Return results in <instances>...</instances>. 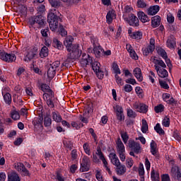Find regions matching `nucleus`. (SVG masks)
I'll return each mask as SVG.
<instances>
[{
	"instance_id": "1",
	"label": "nucleus",
	"mask_w": 181,
	"mask_h": 181,
	"mask_svg": "<svg viewBox=\"0 0 181 181\" xmlns=\"http://www.w3.org/2000/svg\"><path fill=\"white\" fill-rule=\"evenodd\" d=\"M74 38L71 35H69L64 41V45L66 47L68 54V59L74 60L78 59L81 56V50H80V45L75 44L73 45Z\"/></svg>"
},
{
	"instance_id": "2",
	"label": "nucleus",
	"mask_w": 181,
	"mask_h": 181,
	"mask_svg": "<svg viewBox=\"0 0 181 181\" xmlns=\"http://www.w3.org/2000/svg\"><path fill=\"white\" fill-rule=\"evenodd\" d=\"M150 61L154 64L155 70L158 76L161 78L168 77V73L166 70V64L162 59H156V57H151Z\"/></svg>"
},
{
	"instance_id": "3",
	"label": "nucleus",
	"mask_w": 181,
	"mask_h": 181,
	"mask_svg": "<svg viewBox=\"0 0 181 181\" xmlns=\"http://www.w3.org/2000/svg\"><path fill=\"white\" fill-rule=\"evenodd\" d=\"M47 22L49 25V28L52 32L57 30V28H59V17L57 15H55L53 12L49 13Z\"/></svg>"
},
{
	"instance_id": "4",
	"label": "nucleus",
	"mask_w": 181,
	"mask_h": 181,
	"mask_svg": "<svg viewBox=\"0 0 181 181\" xmlns=\"http://www.w3.org/2000/svg\"><path fill=\"white\" fill-rule=\"evenodd\" d=\"M0 59L3 62H6L7 63H12L16 60V55L15 54H8L4 50L0 49Z\"/></svg>"
},
{
	"instance_id": "5",
	"label": "nucleus",
	"mask_w": 181,
	"mask_h": 181,
	"mask_svg": "<svg viewBox=\"0 0 181 181\" xmlns=\"http://www.w3.org/2000/svg\"><path fill=\"white\" fill-rule=\"evenodd\" d=\"M35 57H37V48H30L27 50L24 57V62H29L30 60H33Z\"/></svg>"
},
{
	"instance_id": "6",
	"label": "nucleus",
	"mask_w": 181,
	"mask_h": 181,
	"mask_svg": "<svg viewBox=\"0 0 181 181\" xmlns=\"http://www.w3.org/2000/svg\"><path fill=\"white\" fill-rule=\"evenodd\" d=\"M59 66L60 62L59 61H56L49 66L47 71V76L49 78H53V77L56 76V70H57V68Z\"/></svg>"
},
{
	"instance_id": "7",
	"label": "nucleus",
	"mask_w": 181,
	"mask_h": 181,
	"mask_svg": "<svg viewBox=\"0 0 181 181\" xmlns=\"http://www.w3.org/2000/svg\"><path fill=\"white\" fill-rule=\"evenodd\" d=\"M96 153H97L98 156L99 157V159H100V160H102L105 170H107V173H109V175H112V173L111 172V169L108 166V162L107 161V159H105V157L104 156L103 151H101V149H98Z\"/></svg>"
},
{
	"instance_id": "8",
	"label": "nucleus",
	"mask_w": 181,
	"mask_h": 181,
	"mask_svg": "<svg viewBox=\"0 0 181 181\" xmlns=\"http://www.w3.org/2000/svg\"><path fill=\"white\" fill-rule=\"evenodd\" d=\"M142 50L144 56H149L155 50V39L151 38L149 45L146 47L143 48Z\"/></svg>"
},
{
	"instance_id": "9",
	"label": "nucleus",
	"mask_w": 181,
	"mask_h": 181,
	"mask_svg": "<svg viewBox=\"0 0 181 181\" xmlns=\"http://www.w3.org/2000/svg\"><path fill=\"white\" fill-rule=\"evenodd\" d=\"M134 110H136L137 112H141L142 114H146L148 112V105L141 103L139 102H135L133 104Z\"/></svg>"
},
{
	"instance_id": "10",
	"label": "nucleus",
	"mask_w": 181,
	"mask_h": 181,
	"mask_svg": "<svg viewBox=\"0 0 181 181\" xmlns=\"http://www.w3.org/2000/svg\"><path fill=\"white\" fill-rule=\"evenodd\" d=\"M30 25L37 24L39 28H42L45 25V21L42 18V16H34L29 20Z\"/></svg>"
},
{
	"instance_id": "11",
	"label": "nucleus",
	"mask_w": 181,
	"mask_h": 181,
	"mask_svg": "<svg viewBox=\"0 0 181 181\" xmlns=\"http://www.w3.org/2000/svg\"><path fill=\"white\" fill-rule=\"evenodd\" d=\"M129 148L134 153H139L141 152V144L134 140H130L128 144Z\"/></svg>"
},
{
	"instance_id": "12",
	"label": "nucleus",
	"mask_w": 181,
	"mask_h": 181,
	"mask_svg": "<svg viewBox=\"0 0 181 181\" xmlns=\"http://www.w3.org/2000/svg\"><path fill=\"white\" fill-rule=\"evenodd\" d=\"M82 67H86L88 64H93V58L88 54H83V58L81 59Z\"/></svg>"
},
{
	"instance_id": "13",
	"label": "nucleus",
	"mask_w": 181,
	"mask_h": 181,
	"mask_svg": "<svg viewBox=\"0 0 181 181\" xmlns=\"http://www.w3.org/2000/svg\"><path fill=\"white\" fill-rule=\"evenodd\" d=\"M53 93L52 95H49V93H44L43 98L45 101L47 103V105L49 107V108H54V103H53Z\"/></svg>"
},
{
	"instance_id": "14",
	"label": "nucleus",
	"mask_w": 181,
	"mask_h": 181,
	"mask_svg": "<svg viewBox=\"0 0 181 181\" xmlns=\"http://www.w3.org/2000/svg\"><path fill=\"white\" fill-rule=\"evenodd\" d=\"M16 169L18 172L23 173L24 176H29V170L25 168V165L22 163H18L16 165Z\"/></svg>"
},
{
	"instance_id": "15",
	"label": "nucleus",
	"mask_w": 181,
	"mask_h": 181,
	"mask_svg": "<svg viewBox=\"0 0 181 181\" xmlns=\"http://www.w3.org/2000/svg\"><path fill=\"white\" fill-rule=\"evenodd\" d=\"M109 159H110V162L114 165V166H118L119 165H121L119 158H118V156H117L115 153H110L109 154Z\"/></svg>"
},
{
	"instance_id": "16",
	"label": "nucleus",
	"mask_w": 181,
	"mask_h": 181,
	"mask_svg": "<svg viewBox=\"0 0 181 181\" xmlns=\"http://www.w3.org/2000/svg\"><path fill=\"white\" fill-rule=\"evenodd\" d=\"M163 100L165 103H167V104H170V105L176 104V100H175L173 97H170L169 93H163Z\"/></svg>"
},
{
	"instance_id": "17",
	"label": "nucleus",
	"mask_w": 181,
	"mask_h": 181,
	"mask_svg": "<svg viewBox=\"0 0 181 181\" xmlns=\"http://www.w3.org/2000/svg\"><path fill=\"white\" fill-rule=\"evenodd\" d=\"M158 144L155 141L151 140L150 143V152L151 155H153V156H156L158 155Z\"/></svg>"
},
{
	"instance_id": "18",
	"label": "nucleus",
	"mask_w": 181,
	"mask_h": 181,
	"mask_svg": "<svg viewBox=\"0 0 181 181\" xmlns=\"http://www.w3.org/2000/svg\"><path fill=\"white\" fill-rule=\"evenodd\" d=\"M129 24L130 26H139V20L138 19V17L134 14H131L129 18Z\"/></svg>"
},
{
	"instance_id": "19",
	"label": "nucleus",
	"mask_w": 181,
	"mask_h": 181,
	"mask_svg": "<svg viewBox=\"0 0 181 181\" xmlns=\"http://www.w3.org/2000/svg\"><path fill=\"white\" fill-rule=\"evenodd\" d=\"M176 38H175V36L170 35L166 42L167 47H169V49H175V47L176 46Z\"/></svg>"
},
{
	"instance_id": "20",
	"label": "nucleus",
	"mask_w": 181,
	"mask_h": 181,
	"mask_svg": "<svg viewBox=\"0 0 181 181\" xmlns=\"http://www.w3.org/2000/svg\"><path fill=\"white\" fill-rule=\"evenodd\" d=\"M157 53L162 58L165 60V62L168 64V66H169V63H170V59H168V54H166V51L162 48H158L157 49Z\"/></svg>"
},
{
	"instance_id": "21",
	"label": "nucleus",
	"mask_w": 181,
	"mask_h": 181,
	"mask_svg": "<svg viewBox=\"0 0 181 181\" xmlns=\"http://www.w3.org/2000/svg\"><path fill=\"white\" fill-rule=\"evenodd\" d=\"M127 173V167L125 165H119L116 166V173L119 176H122V175H125Z\"/></svg>"
},
{
	"instance_id": "22",
	"label": "nucleus",
	"mask_w": 181,
	"mask_h": 181,
	"mask_svg": "<svg viewBox=\"0 0 181 181\" xmlns=\"http://www.w3.org/2000/svg\"><path fill=\"white\" fill-rule=\"evenodd\" d=\"M133 73L136 78L138 80V81H144V76H142V71L141 70L140 68L139 67L135 68L133 71Z\"/></svg>"
},
{
	"instance_id": "23",
	"label": "nucleus",
	"mask_w": 181,
	"mask_h": 181,
	"mask_svg": "<svg viewBox=\"0 0 181 181\" xmlns=\"http://www.w3.org/2000/svg\"><path fill=\"white\" fill-rule=\"evenodd\" d=\"M116 144L117 153H119L121 152H125V146H124V143H122V141H121L120 138L117 139Z\"/></svg>"
},
{
	"instance_id": "24",
	"label": "nucleus",
	"mask_w": 181,
	"mask_h": 181,
	"mask_svg": "<svg viewBox=\"0 0 181 181\" xmlns=\"http://www.w3.org/2000/svg\"><path fill=\"white\" fill-rule=\"evenodd\" d=\"M160 9V8L158 5L151 6L148 9V15L153 16V15H156L159 12Z\"/></svg>"
},
{
	"instance_id": "25",
	"label": "nucleus",
	"mask_w": 181,
	"mask_h": 181,
	"mask_svg": "<svg viewBox=\"0 0 181 181\" xmlns=\"http://www.w3.org/2000/svg\"><path fill=\"white\" fill-rule=\"evenodd\" d=\"M171 173L175 177H177V180H180L181 172L180 169H179V167H173L171 169Z\"/></svg>"
},
{
	"instance_id": "26",
	"label": "nucleus",
	"mask_w": 181,
	"mask_h": 181,
	"mask_svg": "<svg viewBox=\"0 0 181 181\" xmlns=\"http://www.w3.org/2000/svg\"><path fill=\"white\" fill-rule=\"evenodd\" d=\"M93 53L96 57L100 58L101 57V56H103V54L104 53V49H103V47H101V46H94Z\"/></svg>"
},
{
	"instance_id": "27",
	"label": "nucleus",
	"mask_w": 181,
	"mask_h": 181,
	"mask_svg": "<svg viewBox=\"0 0 181 181\" xmlns=\"http://www.w3.org/2000/svg\"><path fill=\"white\" fill-rule=\"evenodd\" d=\"M137 16L139 21H141V22H142L143 23H146V22H149V18H148V16L145 14L144 11H139L137 13Z\"/></svg>"
},
{
	"instance_id": "28",
	"label": "nucleus",
	"mask_w": 181,
	"mask_h": 181,
	"mask_svg": "<svg viewBox=\"0 0 181 181\" xmlns=\"http://www.w3.org/2000/svg\"><path fill=\"white\" fill-rule=\"evenodd\" d=\"M41 90L45 93V94H48V95H52L53 94V90H52V89H50V86L46 83L41 85Z\"/></svg>"
},
{
	"instance_id": "29",
	"label": "nucleus",
	"mask_w": 181,
	"mask_h": 181,
	"mask_svg": "<svg viewBox=\"0 0 181 181\" xmlns=\"http://www.w3.org/2000/svg\"><path fill=\"white\" fill-rule=\"evenodd\" d=\"M160 25V16H155L151 18V25L153 28H158Z\"/></svg>"
},
{
	"instance_id": "30",
	"label": "nucleus",
	"mask_w": 181,
	"mask_h": 181,
	"mask_svg": "<svg viewBox=\"0 0 181 181\" xmlns=\"http://www.w3.org/2000/svg\"><path fill=\"white\" fill-rule=\"evenodd\" d=\"M8 181H21V178L19 177V175L16 173L11 172L8 175Z\"/></svg>"
},
{
	"instance_id": "31",
	"label": "nucleus",
	"mask_w": 181,
	"mask_h": 181,
	"mask_svg": "<svg viewBox=\"0 0 181 181\" xmlns=\"http://www.w3.org/2000/svg\"><path fill=\"white\" fill-rule=\"evenodd\" d=\"M107 23H112V20L115 19V11L114 10L108 11L106 16Z\"/></svg>"
},
{
	"instance_id": "32",
	"label": "nucleus",
	"mask_w": 181,
	"mask_h": 181,
	"mask_svg": "<svg viewBox=\"0 0 181 181\" xmlns=\"http://www.w3.org/2000/svg\"><path fill=\"white\" fill-rule=\"evenodd\" d=\"M47 56H49V48H47L46 46H44L42 47L40 52V57L43 59L45 57H47Z\"/></svg>"
},
{
	"instance_id": "33",
	"label": "nucleus",
	"mask_w": 181,
	"mask_h": 181,
	"mask_svg": "<svg viewBox=\"0 0 181 181\" xmlns=\"http://www.w3.org/2000/svg\"><path fill=\"white\" fill-rule=\"evenodd\" d=\"M148 130L149 126H148V122L145 119H143L141 122V132H143V134H146V132H148Z\"/></svg>"
},
{
	"instance_id": "34",
	"label": "nucleus",
	"mask_w": 181,
	"mask_h": 181,
	"mask_svg": "<svg viewBox=\"0 0 181 181\" xmlns=\"http://www.w3.org/2000/svg\"><path fill=\"white\" fill-rule=\"evenodd\" d=\"M52 118L55 122H62V115H60L59 112H52Z\"/></svg>"
},
{
	"instance_id": "35",
	"label": "nucleus",
	"mask_w": 181,
	"mask_h": 181,
	"mask_svg": "<svg viewBox=\"0 0 181 181\" xmlns=\"http://www.w3.org/2000/svg\"><path fill=\"white\" fill-rule=\"evenodd\" d=\"M52 46L58 49V50H62L63 49V44L59 40L54 38L52 42Z\"/></svg>"
},
{
	"instance_id": "36",
	"label": "nucleus",
	"mask_w": 181,
	"mask_h": 181,
	"mask_svg": "<svg viewBox=\"0 0 181 181\" xmlns=\"http://www.w3.org/2000/svg\"><path fill=\"white\" fill-rule=\"evenodd\" d=\"M34 126L36 128H42L43 127V117L36 118L33 121Z\"/></svg>"
},
{
	"instance_id": "37",
	"label": "nucleus",
	"mask_w": 181,
	"mask_h": 181,
	"mask_svg": "<svg viewBox=\"0 0 181 181\" xmlns=\"http://www.w3.org/2000/svg\"><path fill=\"white\" fill-rule=\"evenodd\" d=\"M143 33L141 31H134L132 34V39H135L136 40H141L142 39Z\"/></svg>"
},
{
	"instance_id": "38",
	"label": "nucleus",
	"mask_w": 181,
	"mask_h": 181,
	"mask_svg": "<svg viewBox=\"0 0 181 181\" xmlns=\"http://www.w3.org/2000/svg\"><path fill=\"white\" fill-rule=\"evenodd\" d=\"M98 78H99L100 80H103V78H104V74H106V76L108 74V71H107V70L105 69V71H101V69H99V71H96V72H95Z\"/></svg>"
},
{
	"instance_id": "39",
	"label": "nucleus",
	"mask_w": 181,
	"mask_h": 181,
	"mask_svg": "<svg viewBox=\"0 0 181 181\" xmlns=\"http://www.w3.org/2000/svg\"><path fill=\"white\" fill-rule=\"evenodd\" d=\"M121 138L124 142V144H127L128 143V140L129 139V136L128 135V133L125 131H122L120 132Z\"/></svg>"
},
{
	"instance_id": "40",
	"label": "nucleus",
	"mask_w": 181,
	"mask_h": 181,
	"mask_svg": "<svg viewBox=\"0 0 181 181\" xmlns=\"http://www.w3.org/2000/svg\"><path fill=\"white\" fill-rule=\"evenodd\" d=\"M112 69L115 75L121 74V69H119V66L117 62H113L112 64Z\"/></svg>"
},
{
	"instance_id": "41",
	"label": "nucleus",
	"mask_w": 181,
	"mask_h": 181,
	"mask_svg": "<svg viewBox=\"0 0 181 181\" xmlns=\"http://www.w3.org/2000/svg\"><path fill=\"white\" fill-rule=\"evenodd\" d=\"M163 127L165 128H169L170 127V118L168 116H165L162 121Z\"/></svg>"
},
{
	"instance_id": "42",
	"label": "nucleus",
	"mask_w": 181,
	"mask_h": 181,
	"mask_svg": "<svg viewBox=\"0 0 181 181\" xmlns=\"http://www.w3.org/2000/svg\"><path fill=\"white\" fill-rule=\"evenodd\" d=\"M154 130L159 135L165 134V131L162 129V127H160V124H159V123H157L156 125L154 127Z\"/></svg>"
},
{
	"instance_id": "43",
	"label": "nucleus",
	"mask_w": 181,
	"mask_h": 181,
	"mask_svg": "<svg viewBox=\"0 0 181 181\" xmlns=\"http://www.w3.org/2000/svg\"><path fill=\"white\" fill-rule=\"evenodd\" d=\"M3 98H4L6 104L11 105V104L12 103V95H11V93L3 95Z\"/></svg>"
},
{
	"instance_id": "44",
	"label": "nucleus",
	"mask_w": 181,
	"mask_h": 181,
	"mask_svg": "<svg viewBox=\"0 0 181 181\" xmlns=\"http://www.w3.org/2000/svg\"><path fill=\"white\" fill-rule=\"evenodd\" d=\"M154 111L156 114H159L160 112H163L165 111V105L162 104H159L157 106L154 107Z\"/></svg>"
},
{
	"instance_id": "45",
	"label": "nucleus",
	"mask_w": 181,
	"mask_h": 181,
	"mask_svg": "<svg viewBox=\"0 0 181 181\" xmlns=\"http://www.w3.org/2000/svg\"><path fill=\"white\" fill-rule=\"evenodd\" d=\"M101 170H95V177L98 181H104V177L103 176Z\"/></svg>"
},
{
	"instance_id": "46",
	"label": "nucleus",
	"mask_w": 181,
	"mask_h": 181,
	"mask_svg": "<svg viewBox=\"0 0 181 181\" xmlns=\"http://www.w3.org/2000/svg\"><path fill=\"white\" fill-rule=\"evenodd\" d=\"M151 180L159 181V173L158 172H156L155 170H153L151 171Z\"/></svg>"
},
{
	"instance_id": "47",
	"label": "nucleus",
	"mask_w": 181,
	"mask_h": 181,
	"mask_svg": "<svg viewBox=\"0 0 181 181\" xmlns=\"http://www.w3.org/2000/svg\"><path fill=\"white\" fill-rule=\"evenodd\" d=\"M127 117H129V118H136V112H134L132 109L127 108Z\"/></svg>"
},
{
	"instance_id": "48",
	"label": "nucleus",
	"mask_w": 181,
	"mask_h": 181,
	"mask_svg": "<svg viewBox=\"0 0 181 181\" xmlns=\"http://www.w3.org/2000/svg\"><path fill=\"white\" fill-rule=\"evenodd\" d=\"M44 125L45 127H50L52 125V118H50V116L47 115L44 118Z\"/></svg>"
},
{
	"instance_id": "49",
	"label": "nucleus",
	"mask_w": 181,
	"mask_h": 181,
	"mask_svg": "<svg viewBox=\"0 0 181 181\" xmlns=\"http://www.w3.org/2000/svg\"><path fill=\"white\" fill-rule=\"evenodd\" d=\"M11 118L13 119L15 121L21 118V115H19V112L16 110H12L11 112Z\"/></svg>"
},
{
	"instance_id": "50",
	"label": "nucleus",
	"mask_w": 181,
	"mask_h": 181,
	"mask_svg": "<svg viewBox=\"0 0 181 181\" xmlns=\"http://www.w3.org/2000/svg\"><path fill=\"white\" fill-rule=\"evenodd\" d=\"M83 151L85 153H86V155H91V150H90V145L88 144V143H85L83 144Z\"/></svg>"
},
{
	"instance_id": "51",
	"label": "nucleus",
	"mask_w": 181,
	"mask_h": 181,
	"mask_svg": "<svg viewBox=\"0 0 181 181\" xmlns=\"http://www.w3.org/2000/svg\"><path fill=\"white\" fill-rule=\"evenodd\" d=\"M148 6V4L145 2L144 0H138L137 1V7L141 8V9H144V8H146Z\"/></svg>"
},
{
	"instance_id": "52",
	"label": "nucleus",
	"mask_w": 181,
	"mask_h": 181,
	"mask_svg": "<svg viewBox=\"0 0 181 181\" xmlns=\"http://www.w3.org/2000/svg\"><path fill=\"white\" fill-rule=\"evenodd\" d=\"M71 127L75 129H80V128H83V124L80 122H72Z\"/></svg>"
},
{
	"instance_id": "53",
	"label": "nucleus",
	"mask_w": 181,
	"mask_h": 181,
	"mask_svg": "<svg viewBox=\"0 0 181 181\" xmlns=\"http://www.w3.org/2000/svg\"><path fill=\"white\" fill-rule=\"evenodd\" d=\"M52 8H60V2L56 0H48Z\"/></svg>"
},
{
	"instance_id": "54",
	"label": "nucleus",
	"mask_w": 181,
	"mask_h": 181,
	"mask_svg": "<svg viewBox=\"0 0 181 181\" xmlns=\"http://www.w3.org/2000/svg\"><path fill=\"white\" fill-rule=\"evenodd\" d=\"M115 81L119 87L122 86L124 84V81L122 80V78L119 77L118 75H115Z\"/></svg>"
},
{
	"instance_id": "55",
	"label": "nucleus",
	"mask_w": 181,
	"mask_h": 181,
	"mask_svg": "<svg viewBox=\"0 0 181 181\" xmlns=\"http://www.w3.org/2000/svg\"><path fill=\"white\" fill-rule=\"evenodd\" d=\"M90 170V167H88V164L81 163L80 172H88Z\"/></svg>"
},
{
	"instance_id": "56",
	"label": "nucleus",
	"mask_w": 181,
	"mask_h": 181,
	"mask_svg": "<svg viewBox=\"0 0 181 181\" xmlns=\"http://www.w3.org/2000/svg\"><path fill=\"white\" fill-rule=\"evenodd\" d=\"M126 166L128 168V169H131L132 166H134V160L131 158H127L126 159Z\"/></svg>"
},
{
	"instance_id": "57",
	"label": "nucleus",
	"mask_w": 181,
	"mask_h": 181,
	"mask_svg": "<svg viewBox=\"0 0 181 181\" xmlns=\"http://www.w3.org/2000/svg\"><path fill=\"white\" fill-rule=\"evenodd\" d=\"M92 64V69L95 73L96 71H98L99 70H101V69L100 68V62H95L93 64Z\"/></svg>"
},
{
	"instance_id": "58",
	"label": "nucleus",
	"mask_w": 181,
	"mask_h": 181,
	"mask_svg": "<svg viewBox=\"0 0 181 181\" xmlns=\"http://www.w3.org/2000/svg\"><path fill=\"white\" fill-rule=\"evenodd\" d=\"M56 176H55V179L58 181H66V178L63 177V175H62V173H60L59 171H57L55 173Z\"/></svg>"
},
{
	"instance_id": "59",
	"label": "nucleus",
	"mask_w": 181,
	"mask_h": 181,
	"mask_svg": "<svg viewBox=\"0 0 181 181\" xmlns=\"http://www.w3.org/2000/svg\"><path fill=\"white\" fill-rule=\"evenodd\" d=\"M135 91L138 97H142L144 95V90H142L140 86H136L135 88Z\"/></svg>"
},
{
	"instance_id": "60",
	"label": "nucleus",
	"mask_w": 181,
	"mask_h": 181,
	"mask_svg": "<svg viewBox=\"0 0 181 181\" xmlns=\"http://www.w3.org/2000/svg\"><path fill=\"white\" fill-rule=\"evenodd\" d=\"M148 78L151 83H152V84L155 83V78H156V76L155 75V73H153V71H150L148 75Z\"/></svg>"
},
{
	"instance_id": "61",
	"label": "nucleus",
	"mask_w": 181,
	"mask_h": 181,
	"mask_svg": "<svg viewBox=\"0 0 181 181\" xmlns=\"http://www.w3.org/2000/svg\"><path fill=\"white\" fill-rule=\"evenodd\" d=\"M117 153L121 162H125V160H127V155L125 154V152H120Z\"/></svg>"
},
{
	"instance_id": "62",
	"label": "nucleus",
	"mask_w": 181,
	"mask_h": 181,
	"mask_svg": "<svg viewBox=\"0 0 181 181\" xmlns=\"http://www.w3.org/2000/svg\"><path fill=\"white\" fill-rule=\"evenodd\" d=\"M159 83H160V86L161 88H164V90L169 89V85H168L166 81H160Z\"/></svg>"
},
{
	"instance_id": "63",
	"label": "nucleus",
	"mask_w": 181,
	"mask_h": 181,
	"mask_svg": "<svg viewBox=\"0 0 181 181\" xmlns=\"http://www.w3.org/2000/svg\"><path fill=\"white\" fill-rule=\"evenodd\" d=\"M2 95H4L6 94H10L11 93V88L8 86H4L1 90Z\"/></svg>"
},
{
	"instance_id": "64",
	"label": "nucleus",
	"mask_w": 181,
	"mask_h": 181,
	"mask_svg": "<svg viewBox=\"0 0 181 181\" xmlns=\"http://www.w3.org/2000/svg\"><path fill=\"white\" fill-rule=\"evenodd\" d=\"M49 28L41 30V35L42 36H43V37H47V36H49Z\"/></svg>"
}]
</instances>
